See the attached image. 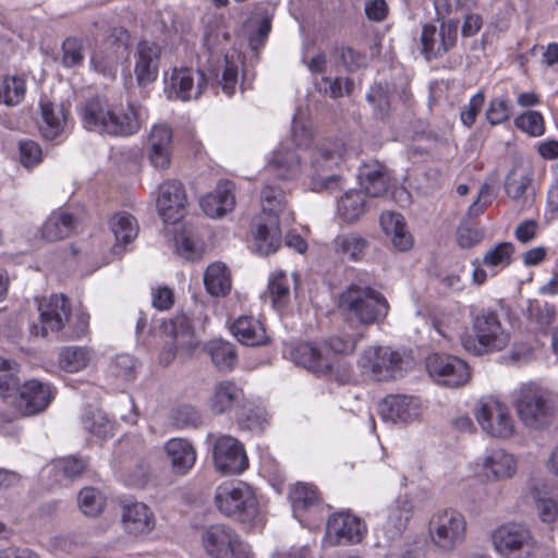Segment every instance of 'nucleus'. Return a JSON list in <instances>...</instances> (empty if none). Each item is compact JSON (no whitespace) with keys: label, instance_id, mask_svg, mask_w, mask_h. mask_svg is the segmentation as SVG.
I'll return each mask as SVG.
<instances>
[{"label":"nucleus","instance_id":"nucleus-1","mask_svg":"<svg viewBox=\"0 0 558 558\" xmlns=\"http://www.w3.org/2000/svg\"><path fill=\"white\" fill-rule=\"evenodd\" d=\"M303 166L295 150L280 144L267 160V168L281 181H294L305 174L314 192H333L343 185L335 170L344 161L345 146L339 140L325 138L313 144L305 153Z\"/></svg>","mask_w":558,"mask_h":558},{"label":"nucleus","instance_id":"nucleus-2","mask_svg":"<svg viewBox=\"0 0 558 558\" xmlns=\"http://www.w3.org/2000/svg\"><path fill=\"white\" fill-rule=\"evenodd\" d=\"M81 118L85 129L113 136H130L141 130L146 119L140 106L111 108L100 98H93L84 105Z\"/></svg>","mask_w":558,"mask_h":558},{"label":"nucleus","instance_id":"nucleus-3","mask_svg":"<svg viewBox=\"0 0 558 558\" xmlns=\"http://www.w3.org/2000/svg\"><path fill=\"white\" fill-rule=\"evenodd\" d=\"M357 339L342 333L333 336L322 343L304 342L290 351V356L298 365L317 376L333 378L341 366L338 354H349L355 350Z\"/></svg>","mask_w":558,"mask_h":558},{"label":"nucleus","instance_id":"nucleus-4","mask_svg":"<svg viewBox=\"0 0 558 558\" xmlns=\"http://www.w3.org/2000/svg\"><path fill=\"white\" fill-rule=\"evenodd\" d=\"M40 326L33 325L31 332L45 337L60 332L63 339H78L87 333L89 316L85 313L71 316L69 300L63 294H53L38 305Z\"/></svg>","mask_w":558,"mask_h":558},{"label":"nucleus","instance_id":"nucleus-5","mask_svg":"<svg viewBox=\"0 0 558 558\" xmlns=\"http://www.w3.org/2000/svg\"><path fill=\"white\" fill-rule=\"evenodd\" d=\"M338 308L349 319L368 326L386 318L389 304L374 288L351 283L338 296Z\"/></svg>","mask_w":558,"mask_h":558},{"label":"nucleus","instance_id":"nucleus-6","mask_svg":"<svg viewBox=\"0 0 558 558\" xmlns=\"http://www.w3.org/2000/svg\"><path fill=\"white\" fill-rule=\"evenodd\" d=\"M473 335L463 333L461 345L474 355L502 351L510 342V332L502 326L495 311L486 310L472 319Z\"/></svg>","mask_w":558,"mask_h":558},{"label":"nucleus","instance_id":"nucleus-7","mask_svg":"<svg viewBox=\"0 0 558 558\" xmlns=\"http://www.w3.org/2000/svg\"><path fill=\"white\" fill-rule=\"evenodd\" d=\"M214 502L221 514L243 523H253L259 517L256 493L243 481L230 480L219 484Z\"/></svg>","mask_w":558,"mask_h":558},{"label":"nucleus","instance_id":"nucleus-8","mask_svg":"<svg viewBox=\"0 0 558 558\" xmlns=\"http://www.w3.org/2000/svg\"><path fill=\"white\" fill-rule=\"evenodd\" d=\"M513 407L523 425L533 429L549 425L556 411L550 392L534 381L522 384L513 391Z\"/></svg>","mask_w":558,"mask_h":558},{"label":"nucleus","instance_id":"nucleus-9","mask_svg":"<svg viewBox=\"0 0 558 558\" xmlns=\"http://www.w3.org/2000/svg\"><path fill=\"white\" fill-rule=\"evenodd\" d=\"M466 519L458 510L448 508L436 511L428 524L432 544L441 553H451L459 548L466 537Z\"/></svg>","mask_w":558,"mask_h":558},{"label":"nucleus","instance_id":"nucleus-10","mask_svg":"<svg viewBox=\"0 0 558 558\" xmlns=\"http://www.w3.org/2000/svg\"><path fill=\"white\" fill-rule=\"evenodd\" d=\"M201 543L208 558H253L251 546L226 524L207 526L202 532Z\"/></svg>","mask_w":558,"mask_h":558},{"label":"nucleus","instance_id":"nucleus-11","mask_svg":"<svg viewBox=\"0 0 558 558\" xmlns=\"http://www.w3.org/2000/svg\"><path fill=\"white\" fill-rule=\"evenodd\" d=\"M163 348L159 353V364L168 366L178 354H190L198 345L191 320L186 315H177L161 324Z\"/></svg>","mask_w":558,"mask_h":558},{"label":"nucleus","instance_id":"nucleus-12","mask_svg":"<svg viewBox=\"0 0 558 558\" xmlns=\"http://www.w3.org/2000/svg\"><path fill=\"white\" fill-rule=\"evenodd\" d=\"M493 544L504 558H532L538 549V542L531 530L514 522L497 527L493 533Z\"/></svg>","mask_w":558,"mask_h":558},{"label":"nucleus","instance_id":"nucleus-13","mask_svg":"<svg viewBox=\"0 0 558 558\" xmlns=\"http://www.w3.org/2000/svg\"><path fill=\"white\" fill-rule=\"evenodd\" d=\"M129 34L123 27H116L111 35L101 41L93 51L89 60L90 68L107 76L113 78L117 74L118 65L128 56Z\"/></svg>","mask_w":558,"mask_h":558},{"label":"nucleus","instance_id":"nucleus-14","mask_svg":"<svg viewBox=\"0 0 558 558\" xmlns=\"http://www.w3.org/2000/svg\"><path fill=\"white\" fill-rule=\"evenodd\" d=\"M403 364L404 361L400 352L381 345L364 350L359 359L362 373L378 381L400 376Z\"/></svg>","mask_w":558,"mask_h":558},{"label":"nucleus","instance_id":"nucleus-15","mask_svg":"<svg viewBox=\"0 0 558 558\" xmlns=\"http://www.w3.org/2000/svg\"><path fill=\"white\" fill-rule=\"evenodd\" d=\"M475 415L482 429L492 437L507 439L514 433L509 408L495 397L483 398Z\"/></svg>","mask_w":558,"mask_h":558},{"label":"nucleus","instance_id":"nucleus-16","mask_svg":"<svg viewBox=\"0 0 558 558\" xmlns=\"http://www.w3.org/2000/svg\"><path fill=\"white\" fill-rule=\"evenodd\" d=\"M165 93L169 99L189 101L197 99L207 86L205 74L193 68H173L165 73Z\"/></svg>","mask_w":558,"mask_h":558},{"label":"nucleus","instance_id":"nucleus-17","mask_svg":"<svg viewBox=\"0 0 558 558\" xmlns=\"http://www.w3.org/2000/svg\"><path fill=\"white\" fill-rule=\"evenodd\" d=\"M458 38V21H442L437 27L424 24L421 33V52L426 60L438 59L451 50Z\"/></svg>","mask_w":558,"mask_h":558},{"label":"nucleus","instance_id":"nucleus-18","mask_svg":"<svg viewBox=\"0 0 558 558\" xmlns=\"http://www.w3.org/2000/svg\"><path fill=\"white\" fill-rule=\"evenodd\" d=\"M215 469L223 475L243 473L248 468V458L244 446L236 438L220 435L213 445Z\"/></svg>","mask_w":558,"mask_h":558},{"label":"nucleus","instance_id":"nucleus-19","mask_svg":"<svg viewBox=\"0 0 558 558\" xmlns=\"http://www.w3.org/2000/svg\"><path fill=\"white\" fill-rule=\"evenodd\" d=\"M426 368L430 377L446 387H460L470 379L468 364L453 355L432 354L427 357Z\"/></svg>","mask_w":558,"mask_h":558},{"label":"nucleus","instance_id":"nucleus-20","mask_svg":"<svg viewBox=\"0 0 558 558\" xmlns=\"http://www.w3.org/2000/svg\"><path fill=\"white\" fill-rule=\"evenodd\" d=\"M56 397V389L45 381L31 379L25 381L12 402L22 415H35L45 411Z\"/></svg>","mask_w":558,"mask_h":558},{"label":"nucleus","instance_id":"nucleus-21","mask_svg":"<svg viewBox=\"0 0 558 558\" xmlns=\"http://www.w3.org/2000/svg\"><path fill=\"white\" fill-rule=\"evenodd\" d=\"M478 475L487 483L502 482L512 478L518 469L514 454L504 448H492L476 462Z\"/></svg>","mask_w":558,"mask_h":558},{"label":"nucleus","instance_id":"nucleus-22","mask_svg":"<svg viewBox=\"0 0 558 558\" xmlns=\"http://www.w3.org/2000/svg\"><path fill=\"white\" fill-rule=\"evenodd\" d=\"M186 194L180 181L166 180L157 189L156 207L166 223H175L185 214Z\"/></svg>","mask_w":558,"mask_h":558},{"label":"nucleus","instance_id":"nucleus-23","mask_svg":"<svg viewBox=\"0 0 558 558\" xmlns=\"http://www.w3.org/2000/svg\"><path fill=\"white\" fill-rule=\"evenodd\" d=\"M173 131L167 123H156L147 137L146 154L149 163L159 171L167 170L173 155Z\"/></svg>","mask_w":558,"mask_h":558},{"label":"nucleus","instance_id":"nucleus-24","mask_svg":"<svg viewBox=\"0 0 558 558\" xmlns=\"http://www.w3.org/2000/svg\"><path fill=\"white\" fill-rule=\"evenodd\" d=\"M421 413V402L411 396L390 395L379 403V415L385 422L408 424L418 420Z\"/></svg>","mask_w":558,"mask_h":558},{"label":"nucleus","instance_id":"nucleus-25","mask_svg":"<svg viewBox=\"0 0 558 558\" xmlns=\"http://www.w3.org/2000/svg\"><path fill=\"white\" fill-rule=\"evenodd\" d=\"M260 206L266 219H278L279 222L293 221V213L288 205L287 192L275 182H267L260 192Z\"/></svg>","mask_w":558,"mask_h":558},{"label":"nucleus","instance_id":"nucleus-26","mask_svg":"<svg viewBox=\"0 0 558 558\" xmlns=\"http://www.w3.org/2000/svg\"><path fill=\"white\" fill-rule=\"evenodd\" d=\"M163 450L175 475L184 476L194 468L197 451L186 438L173 437L163 445Z\"/></svg>","mask_w":558,"mask_h":558},{"label":"nucleus","instance_id":"nucleus-27","mask_svg":"<svg viewBox=\"0 0 558 558\" xmlns=\"http://www.w3.org/2000/svg\"><path fill=\"white\" fill-rule=\"evenodd\" d=\"M160 47L153 41L142 40L135 53L134 72L141 86L156 81L159 69Z\"/></svg>","mask_w":558,"mask_h":558},{"label":"nucleus","instance_id":"nucleus-28","mask_svg":"<svg viewBox=\"0 0 558 558\" xmlns=\"http://www.w3.org/2000/svg\"><path fill=\"white\" fill-rule=\"evenodd\" d=\"M413 506L407 496L398 497L387 510L386 522L383 523L379 531L386 537V543L381 544L378 539V546H386L389 542L400 536L407 529V525L412 517Z\"/></svg>","mask_w":558,"mask_h":558},{"label":"nucleus","instance_id":"nucleus-29","mask_svg":"<svg viewBox=\"0 0 558 558\" xmlns=\"http://www.w3.org/2000/svg\"><path fill=\"white\" fill-rule=\"evenodd\" d=\"M122 524L126 533L143 535L154 530L156 520L147 505L135 501L123 506Z\"/></svg>","mask_w":558,"mask_h":558},{"label":"nucleus","instance_id":"nucleus-30","mask_svg":"<svg viewBox=\"0 0 558 558\" xmlns=\"http://www.w3.org/2000/svg\"><path fill=\"white\" fill-rule=\"evenodd\" d=\"M233 190L232 182L220 181L215 191L201 198L199 205L203 211L211 218L221 217L231 211L235 205Z\"/></svg>","mask_w":558,"mask_h":558},{"label":"nucleus","instance_id":"nucleus-31","mask_svg":"<svg viewBox=\"0 0 558 558\" xmlns=\"http://www.w3.org/2000/svg\"><path fill=\"white\" fill-rule=\"evenodd\" d=\"M109 226L116 238L112 253L114 255H121L123 253V246L136 239L140 230L138 222L130 213L119 211L111 217Z\"/></svg>","mask_w":558,"mask_h":558},{"label":"nucleus","instance_id":"nucleus-32","mask_svg":"<svg viewBox=\"0 0 558 558\" xmlns=\"http://www.w3.org/2000/svg\"><path fill=\"white\" fill-rule=\"evenodd\" d=\"M243 398L242 389L234 381H219L213 388L209 407L217 414L227 413L239 405Z\"/></svg>","mask_w":558,"mask_h":558},{"label":"nucleus","instance_id":"nucleus-33","mask_svg":"<svg viewBox=\"0 0 558 558\" xmlns=\"http://www.w3.org/2000/svg\"><path fill=\"white\" fill-rule=\"evenodd\" d=\"M230 331L240 343L248 347L263 345L268 340L264 325L253 316H240L231 324Z\"/></svg>","mask_w":558,"mask_h":558},{"label":"nucleus","instance_id":"nucleus-34","mask_svg":"<svg viewBox=\"0 0 558 558\" xmlns=\"http://www.w3.org/2000/svg\"><path fill=\"white\" fill-rule=\"evenodd\" d=\"M329 533L350 543H359L366 533V525L355 515L347 512L332 514L327 523Z\"/></svg>","mask_w":558,"mask_h":558},{"label":"nucleus","instance_id":"nucleus-35","mask_svg":"<svg viewBox=\"0 0 558 558\" xmlns=\"http://www.w3.org/2000/svg\"><path fill=\"white\" fill-rule=\"evenodd\" d=\"M281 223L278 219L259 222L253 233V250L260 255L275 253L281 244Z\"/></svg>","mask_w":558,"mask_h":558},{"label":"nucleus","instance_id":"nucleus-36","mask_svg":"<svg viewBox=\"0 0 558 558\" xmlns=\"http://www.w3.org/2000/svg\"><path fill=\"white\" fill-rule=\"evenodd\" d=\"M289 500L295 519L303 523L306 511L316 510L319 506L317 488L307 483H296L289 490Z\"/></svg>","mask_w":558,"mask_h":558},{"label":"nucleus","instance_id":"nucleus-37","mask_svg":"<svg viewBox=\"0 0 558 558\" xmlns=\"http://www.w3.org/2000/svg\"><path fill=\"white\" fill-rule=\"evenodd\" d=\"M43 123L40 131L45 138L54 140L62 134L66 125V110L61 104L40 101Z\"/></svg>","mask_w":558,"mask_h":558},{"label":"nucleus","instance_id":"nucleus-38","mask_svg":"<svg viewBox=\"0 0 558 558\" xmlns=\"http://www.w3.org/2000/svg\"><path fill=\"white\" fill-rule=\"evenodd\" d=\"M380 226L385 234L390 238L393 246L399 251L411 248L413 241L407 230L404 218L395 211H385L380 216Z\"/></svg>","mask_w":558,"mask_h":558},{"label":"nucleus","instance_id":"nucleus-39","mask_svg":"<svg viewBox=\"0 0 558 558\" xmlns=\"http://www.w3.org/2000/svg\"><path fill=\"white\" fill-rule=\"evenodd\" d=\"M335 253L351 262L362 260L368 248V241L362 234L350 231L338 234L332 242Z\"/></svg>","mask_w":558,"mask_h":558},{"label":"nucleus","instance_id":"nucleus-40","mask_svg":"<svg viewBox=\"0 0 558 558\" xmlns=\"http://www.w3.org/2000/svg\"><path fill=\"white\" fill-rule=\"evenodd\" d=\"M87 462L77 457H66L53 461L48 469L53 483L65 486L80 477L86 470Z\"/></svg>","mask_w":558,"mask_h":558},{"label":"nucleus","instance_id":"nucleus-41","mask_svg":"<svg viewBox=\"0 0 558 558\" xmlns=\"http://www.w3.org/2000/svg\"><path fill=\"white\" fill-rule=\"evenodd\" d=\"M75 218L72 214L60 208L51 213L45 221L41 232L43 236L48 241L62 240L73 232L75 228Z\"/></svg>","mask_w":558,"mask_h":558},{"label":"nucleus","instance_id":"nucleus-42","mask_svg":"<svg viewBox=\"0 0 558 558\" xmlns=\"http://www.w3.org/2000/svg\"><path fill=\"white\" fill-rule=\"evenodd\" d=\"M243 65V58L240 52L232 50L225 54L223 64L218 70L217 77L222 92L231 97L239 85V74Z\"/></svg>","mask_w":558,"mask_h":558},{"label":"nucleus","instance_id":"nucleus-43","mask_svg":"<svg viewBox=\"0 0 558 558\" xmlns=\"http://www.w3.org/2000/svg\"><path fill=\"white\" fill-rule=\"evenodd\" d=\"M206 291L213 296H226L232 288L231 274L226 264H210L204 272Z\"/></svg>","mask_w":558,"mask_h":558},{"label":"nucleus","instance_id":"nucleus-44","mask_svg":"<svg viewBox=\"0 0 558 558\" xmlns=\"http://www.w3.org/2000/svg\"><path fill=\"white\" fill-rule=\"evenodd\" d=\"M296 287V278H289L283 271L274 274L268 281V293L274 308L283 311L291 302V289Z\"/></svg>","mask_w":558,"mask_h":558},{"label":"nucleus","instance_id":"nucleus-45","mask_svg":"<svg viewBox=\"0 0 558 558\" xmlns=\"http://www.w3.org/2000/svg\"><path fill=\"white\" fill-rule=\"evenodd\" d=\"M525 316L536 329L546 331L557 317V308L555 304L544 300H529Z\"/></svg>","mask_w":558,"mask_h":558},{"label":"nucleus","instance_id":"nucleus-46","mask_svg":"<svg viewBox=\"0 0 558 558\" xmlns=\"http://www.w3.org/2000/svg\"><path fill=\"white\" fill-rule=\"evenodd\" d=\"M367 209L364 192L348 191L338 202V216L345 222L351 223L360 219Z\"/></svg>","mask_w":558,"mask_h":558},{"label":"nucleus","instance_id":"nucleus-47","mask_svg":"<svg viewBox=\"0 0 558 558\" xmlns=\"http://www.w3.org/2000/svg\"><path fill=\"white\" fill-rule=\"evenodd\" d=\"M94 352L87 347H65L59 353V365L68 373H77L88 366Z\"/></svg>","mask_w":558,"mask_h":558},{"label":"nucleus","instance_id":"nucleus-48","mask_svg":"<svg viewBox=\"0 0 558 558\" xmlns=\"http://www.w3.org/2000/svg\"><path fill=\"white\" fill-rule=\"evenodd\" d=\"M81 422L84 429L98 439H106L113 435V423L99 409H85Z\"/></svg>","mask_w":558,"mask_h":558},{"label":"nucleus","instance_id":"nucleus-49","mask_svg":"<svg viewBox=\"0 0 558 558\" xmlns=\"http://www.w3.org/2000/svg\"><path fill=\"white\" fill-rule=\"evenodd\" d=\"M361 185L365 193L372 197L383 196L388 190V174L380 165L365 167L361 172Z\"/></svg>","mask_w":558,"mask_h":558},{"label":"nucleus","instance_id":"nucleus-50","mask_svg":"<svg viewBox=\"0 0 558 558\" xmlns=\"http://www.w3.org/2000/svg\"><path fill=\"white\" fill-rule=\"evenodd\" d=\"M26 94V81L21 75L0 76V102L7 106L21 104Z\"/></svg>","mask_w":558,"mask_h":558},{"label":"nucleus","instance_id":"nucleus-51","mask_svg":"<svg viewBox=\"0 0 558 558\" xmlns=\"http://www.w3.org/2000/svg\"><path fill=\"white\" fill-rule=\"evenodd\" d=\"M206 351L213 363L220 369H231L236 363L233 344L222 339H214L206 344Z\"/></svg>","mask_w":558,"mask_h":558},{"label":"nucleus","instance_id":"nucleus-52","mask_svg":"<svg viewBox=\"0 0 558 558\" xmlns=\"http://www.w3.org/2000/svg\"><path fill=\"white\" fill-rule=\"evenodd\" d=\"M513 253L512 243L500 242L484 254L483 265L493 269L495 275L511 264Z\"/></svg>","mask_w":558,"mask_h":558},{"label":"nucleus","instance_id":"nucleus-53","mask_svg":"<svg viewBox=\"0 0 558 558\" xmlns=\"http://www.w3.org/2000/svg\"><path fill=\"white\" fill-rule=\"evenodd\" d=\"M316 88L319 93L330 98H341L352 93L354 83L348 77L330 78L324 76L319 82H315Z\"/></svg>","mask_w":558,"mask_h":558},{"label":"nucleus","instance_id":"nucleus-54","mask_svg":"<svg viewBox=\"0 0 558 558\" xmlns=\"http://www.w3.org/2000/svg\"><path fill=\"white\" fill-rule=\"evenodd\" d=\"M81 511L87 517H97L105 508L104 495L93 487L83 488L77 497Z\"/></svg>","mask_w":558,"mask_h":558},{"label":"nucleus","instance_id":"nucleus-55","mask_svg":"<svg viewBox=\"0 0 558 558\" xmlns=\"http://www.w3.org/2000/svg\"><path fill=\"white\" fill-rule=\"evenodd\" d=\"M513 113V105L507 95L498 96L489 101L486 120L492 125L508 121Z\"/></svg>","mask_w":558,"mask_h":558},{"label":"nucleus","instance_id":"nucleus-56","mask_svg":"<svg viewBox=\"0 0 558 558\" xmlns=\"http://www.w3.org/2000/svg\"><path fill=\"white\" fill-rule=\"evenodd\" d=\"M532 182L531 173L522 169H513L509 172L505 182V190L512 199L520 198Z\"/></svg>","mask_w":558,"mask_h":558},{"label":"nucleus","instance_id":"nucleus-57","mask_svg":"<svg viewBox=\"0 0 558 558\" xmlns=\"http://www.w3.org/2000/svg\"><path fill=\"white\" fill-rule=\"evenodd\" d=\"M84 45L83 40L76 37H69L62 44L61 64L64 68H76L83 64Z\"/></svg>","mask_w":558,"mask_h":558},{"label":"nucleus","instance_id":"nucleus-58","mask_svg":"<svg viewBox=\"0 0 558 558\" xmlns=\"http://www.w3.org/2000/svg\"><path fill=\"white\" fill-rule=\"evenodd\" d=\"M514 125L531 136H541L545 132V122L541 112L529 110L514 119Z\"/></svg>","mask_w":558,"mask_h":558},{"label":"nucleus","instance_id":"nucleus-59","mask_svg":"<svg viewBox=\"0 0 558 558\" xmlns=\"http://www.w3.org/2000/svg\"><path fill=\"white\" fill-rule=\"evenodd\" d=\"M136 362L130 354H118L109 366L110 374L122 380L130 381L135 378Z\"/></svg>","mask_w":558,"mask_h":558},{"label":"nucleus","instance_id":"nucleus-60","mask_svg":"<svg viewBox=\"0 0 558 558\" xmlns=\"http://www.w3.org/2000/svg\"><path fill=\"white\" fill-rule=\"evenodd\" d=\"M20 162L25 168L38 166L43 159V150L38 143L23 140L19 143Z\"/></svg>","mask_w":558,"mask_h":558},{"label":"nucleus","instance_id":"nucleus-61","mask_svg":"<svg viewBox=\"0 0 558 558\" xmlns=\"http://www.w3.org/2000/svg\"><path fill=\"white\" fill-rule=\"evenodd\" d=\"M484 236L483 230L463 221L457 229V241L460 247L469 248L478 244Z\"/></svg>","mask_w":558,"mask_h":558},{"label":"nucleus","instance_id":"nucleus-62","mask_svg":"<svg viewBox=\"0 0 558 558\" xmlns=\"http://www.w3.org/2000/svg\"><path fill=\"white\" fill-rule=\"evenodd\" d=\"M484 101L485 96L481 92L476 93L470 98L469 104L465 105L460 112V118L463 125L471 128L475 123L476 117L480 113Z\"/></svg>","mask_w":558,"mask_h":558},{"label":"nucleus","instance_id":"nucleus-63","mask_svg":"<svg viewBox=\"0 0 558 558\" xmlns=\"http://www.w3.org/2000/svg\"><path fill=\"white\" fill-rule=\"evenodd\" d=\"M537 501L536 508L542 522L553 524L558 520V504L554 498H542L535 496Z\"/></svg>","mask_w":558,"mask_h":558},{"label":"nucleus","instance_id":"nucleus-64","mask_svg":"<svg viewBox=\"0 0 558 558\" xmlns=\"http://www.w3.org/2000/svg\"><path fill=\"white\" fill-rule=\"evenodd\" d=\"M172 420L178 427L196 426L201 422L198 412L190 405H182L174 410Z\"/></svg>","mask_w":558,"mask_h":558}]
</instances>
